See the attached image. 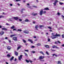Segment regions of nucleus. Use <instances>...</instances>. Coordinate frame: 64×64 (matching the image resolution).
I'll use <instances>...</instances> for the list:
<instances>
[{"mask_svg": "<svg viewBox=\"0 0 64 64\" xmlns=\"http://www.w3.org/2000/svg\"><path fill=\"white\" fill-rule=\"evenodd\" d=\"M60 35L56 33V35L52 36L51 38L52 39H54L56 38V37H60Z\"/></svg>", "mask_w": 64, "mask_h": 64, "instance_id": "obj_1", "label": "nucleus"}, {"mask_svg": "<svg viewBox=\"0 0 64 64\" xmlns=\"http://www.w3.org/2000/svg\"><path fill=\"white\" fill-rule=\"evenodd\" d=\"M14 20V18H8V22H10V21L13 22V21H14L13 20Z\"/></svg>", "mask_w": 64, "mask_h": 64, "instance_id": "obj_2", "label": "nucleus"}, {"mask_svg": "<svg viewBox=\"0 0 64 64\" xmlns=\"http://www.w3.org/2000/svg\"><path fill=\"white\" fill-rule=\"evenodd\" d=\"M44 58H45V57L44 56H41L39 57V59H40V60H41V59H44Z\"/></svg>", "mask_w": 64, "mask_h": 64, "instance_id": "obj_3", "label": "nucleus"}, {"mask_svg": "<svg viewBox=\"0 0 64 64\" xmlns=\"http://www.w3.org/2000/svg\"><path fill=\"white\" fill-rule=\"evenodd\" d=\"M22 56H23V55H20V56H18V60L20 61H21V59H22Z\"/></svg>", "mask_w": 64, "mask_h": 64, "instance_id": "obj_4", "label": "nucleus"}, {"mask_svg": "<svg viewBox=\"0 0 64 64\" xmlns=\"http://www.w3.org/2000/svg\"><path fill=\"white\" fill-rule=\"evenodd\" d=\"M23 32L24 33H26V34H28L29 33V31L27 30H24Z\"/></svg>", "mask_w": 64, "mask_h": 64, "instance_id": "obj_5", "label": "nucleus"}, {"mask_svg": "<svg viewBox=\"0 0 64 64\" xmlns=\"http://www.w3.org/2000/svg\"><path fill=\"white\" fill-rule=\"evenodd\" d=\"M13 19H14V20H17L18 19H19V18L18 17H14L13 18Z\"/></svg>", "mask_w": 64, "mask_h": 64, "instance_id": "obj_6", "label": "nucleus"}, {"mask_svg": "<svg viewBox=\"0 0 64 64\" xmlns=\"http://www.w3.org/2000/svg\"><path fill=\"white\" fill-rule=\"evenodd\" d=\"M43 10H42L40 11V15H42V14H43Z\"/></svg>", "mask_w": 64, "mask_h": 64, "instance_id": "obj_7", "label": "nucleus"}, {"mask_svg": "<svg viewBox=\"0 0 64 64\" xmlns=\"http://www.w3.org/2000/svg\"><path fill=\"white\" fill-rule=\"evenodd\" d=\"M13 39L14 41H17V37H14L13 38Z\"/></svg>", "mask_w": 64, "mask_h": 64, "instance_id": "obj_8", "label": "nucleus"}, {"mask_svg": "<svg viewBox=\"0 0 64 64\" xmlns=\"http://www.w3.org/2000/svg\"><path fill=\"white\" fill-rule=\"evenodd\" d=\"M44 47L47 48H50L49 46L48 45H44Z\"/></svg>", "mask_w": 64, "mask_h": 64, "instance_id": "obj_9", "label": "nucleus"}, {"mask_svg": "<svg viewBox=\"0 0 64 64\" xmlns=\"http://www.w3.org/2000/svg\"><path fill=\"white\" fill-rule=\"evenodd\" d=\"M5 32H4L3 31H2L1 32H0V34L1 35H2L3 34H4V33Z\"/></svg>", "mask_w": 64, "mask_h": 64, "instance_id": "obj_10", "label": "nucleus"}, {"mask_svg": "<svg viewBox=\"0 0 64 64\" xmlns=\"http://www.w3.org/2000/svg\"><path fill=\"white\" fill-rule=\"evenodd\" d=\"M7 49L8 50H11V47L8 46L7 48Z\"/></svg>", "mask_w": 64, "mask_h": 64, "instance_id": "obj_11", "label": "nucleus"}, {"mask_svg": "<svg viewBox=\"0 0 64 64\" xmlns=\"http://www.w3.org/2000/svg\"><path fill=\"white\" fill-rule=\"evenodd\" d=\"M28 41H29V42H30L31 43H33V41H32L31 40L28 39Z\"/></svg>", "mask_w": 64, "mask_h": 64, "instance_id": "obj_12", "label": "nucleus"}, {"mask_svg": "<svg viewBox=\"0 0 64 64\" xmlns=\"http://www.w3.org/2000/svg\"><path fill=\"white\" fill-rule=\"evenodd\" d=\"M16 36V34H12L10 36V37H13V36Z\"/></svg>", "mask_w": 64, "mask_h": 64, "instance_id": "obj_13", "label": "nucleus"}, {"mask_svg": "<svg viewBox=\"0 0 64 64\" xmlns=\"http://www.w3.org/2000/svg\"><path fill=\"white\" fill-rule=\"evenodd\" d=\"M38 25H36L35 26V28L36 29V30H38Z\"/></svg>", "mask_w": 64, "mask_h": 64, "instance_id": "obj_14", "label": "nucleus"}, {"mask_svg": "<svg viewBox=\"0 0 64 64\" xmlns=\"http://www.w3.org/2000/svg\"><path fill=\"white\" fill-rule=\"evenodd\" d=\"M2 30H4L6 31V30H7V29L6 28H2Z\"/></svg>", "mask_w": 64, "mask_h": 64, "instance_id": "obj_15", "label": "nucleus"}, {"mask_svg": "<svg viewBox=\"0 0 64 64\" xmlns=\"http://www.w3.org/2000/svg\"><path fill=\"white\" fill-rule=\"evenodd\" d=\"M15 54L16 56H18V52H15Z\"/></svg>", "mask_w": 64, "mask_h": 64, "instance_id": "obj_16", "label": "nucleus"}, {"mask_svg": "<svg viewBox=\"0 0 64 64\" xmlns=\"http://www.w3.org/2000/svg\"><path fill=\"white\" fill-rule=\"evenodd\" d=\"M44 10H49V9L48 8H46L44 9Z\"/></svg>", "mask_w": 64, "mask_h": 64, "instance_id": "obj_17", "label": "nucleus"}, {"mask_svg": "<svg viewBox=\"0 0 64 64\" xmlns=\"http://www.w3.org/2000/svg\"><path fill=\"white\" fill-rule=\"evenodd\" d=\"M40 53H41V54H42L43 55H44V54L43 52L42 51L40 52Z\"/></svg>", "mask_w": 64, "mask_h": 64, "instance_id": "obj_18", "label": "nucleus"}, {"mask_svg": "<svg viewBox=\"0 0 64 64\" xmlns=\"http://www.w3.org/2000/svg\"><path fill=\"white\" fill-rule=\"evenodd\" d=\"M10 28L11 29H13L15 28V26H12V27Z\"/></svg>", "mask_w": 64, "mask_h": 64, "instance_id": "obj_19", "label": "nucleus"}, {"mask_svg": "<svg viewBox=\"0 0 64 64\" xmlns=\"http://www.w3.org/2000/svg\"><path fill=\"white\" fill-rule=\"evenodd\" d=\"M22 30L20 29H18L17 30H16V31H20V32H21Z\"/></svg>", "mask_w": 64, "mask_h": 64, "instance_id": "obj_20", "label": "nucleus"}, {"mask_svg": "<svg viewBox=\"0 0 64 64\" xmlns=\"http://www.w3.org/2000/svg\"><path fill=\"white\" fill-rule=\"evenodd\" d=\"M58 64H61V61H58Z\"/></svg>", "mask_w": 64, "mask_h": 64, "instance_id": "obj_21", "label": "nucleus"}, {"mask_svg": "<svg viewBox=\"0 0 64 64\" xmlns=\"http://www.w3.org/2000/svg\"><path fill=\"white\" fill-rule=\"evenodd\" d=\"M14 59V56H12V58H11L10 59V61H12Z\"/></svg>", "mask_w": 64, "mask_h": 64, "instance_id": "obj_22", "label": "nucleus"}, {"mask_svg": "<svg viewBox=\"0 0 64 64\" xmlns=\"http://www.w3.org/2000/svg\"><path fill=\"white\" fill-rule=\"evenodd\" d=\"M36 45H37V46H41V44L38 43L36 44Z\"/></svg>", "mask_w": 64, "mask_h": 64, "instance_id": "obj_23", "label": "nucleus"}, {"mask_svg": "<svg viewBox=\"0 0 64 64\" xmlns=\"http://www.w3.org/2000/svg\"><path fill=\"white\" fill-rule=\"evenodd\" d=\"M6 25L7 26H10V24H8V23H6Z\"/></svg>", "mask_w": 64, "mask_h": 64, "instance_id": "obj_24", "label": "nucleus"}, {"mask_svg": "<svg viewBox=\"0 0 64 64\" xmlns=\"http://www.w3.org/2000/svg\"><path fill=\"white\" fill-rule=\"evenodd\" d=\"M23 10H25V9L22 8V9H21V12H22H22H23Z\"/></svg>", "mask_w": 64, "mask_h": 64, "instance_id": "obj_25", "label": "nucleus"}, {"mask_svg": "<svg viewBox=\"0 0 64 64\" xmlns=\"http://www.w3.org/2000/svg\"><path fill=\"white\" fill-rule=\"evenodd\" d=\"M21 46H19L18 47L17 50H19V49H20V48H21Z\"/></svg>", "mask_w": 64, "mask_h": 64, "instance_id": "obj_26", "label": "nucleus"}, {"mask_svg": "<svg viewBox=\"0 0 64 64\" xmlns=\"http://www.w3.org/2000/svg\"><path fill=\"white\" fill-rule=\"evenodd\" d=\"M4 17V16H0V18H3Z\"/></svg>", "mask_w": 64, "mask_h": 64, "instance_id": "obj_27", "label": "nucleus"}, {"mask_svg": "<svg viewBox=\"0 0 64 64\" xmlns=\"http://www.w3.org/2000/svg\"><path fill=\"white\" fill-rule=\"evenodd\" d=\"M47 27L49 29H50V30H51V29H52V28H51V27H50V26H48Z\"/></svg>", "mask_w": 64, "mask_h": 64, "instance_id": "obj_28", "label": "nucleus"}, {"mask_svg": "<svg viewBox=\"0 0 64 64\" xmlns=\"http://www.w3.org/2000/svg\"><path fill=\"white\" fill-rule=\"evenodd\" d=\"M40 28H41V27H44V26L43 25H40Z\"/></svg>", "mask_w": 64, "mask_h": 64, "instance_id": "obj_29", "label": "nucleus"}, {"mask_svg": "<svg viewBox=\"0 0 64 64\" xmlns=\"http://www.w3.org/2000/svg\"><path fill=\"white\" fill-rule=\"evenodd\" d=\"M25 22H28L29 21V20L28 19H26L25 20Z\"/></svg>", "mask_w": 64, "mask_h": 64, "instance_id": "obj_30", "label": "nucleus"}, {"mask_svg": "<svg viewBox=\"0 0 64 64\" xmlns=\"http://www.w3.org/2000/svg\"><path fill=\"white\" fill-rule=\"evenodd\" d=\"M24 54L25 56H26V57H27V56H28V54H26V53H24Z\"/></svg>", "mask_w": 64, "mask_h": 64, "instance_id": "obj_31", "label": "nucleus"}, {"mask_svg": "<svg viewBox=\"0 0 64 64\" xmlns=\"http://www.w3.org/2000/svg\"><path fill=\"white\" fill-rule=\"evenodd\" d=\"M38 14H37V13H36L34 14H33V15H34V16H36V15H37Z\"/></svg>", "mask_w": 64, "mask_h": 64, "instance_id": "obj_32", "label": "nucleus"}, {"mask_svg": "<svg viewBox=\"0 0 64 64\" xmlns=\"http://www.w3.org/2000/svg\"><path fill=\"white\" fill-rule=\"evenodd\" d=\"M59 4L60 5H62V4H63V3L60 2L59 3Z\"/></svg>", "mask_w": 64, "mask_h": 64, "instance_id": "obj_33", "label": "nucleus"}, {"mask_svg": "<svg viewBox=\"0 0 64 64\" xmlns=\"http://www.w3.org/2000/svg\"><path fill=\"white\" fill-rule=\"evenodd\" d=\"M26 62H27V63H29V60H26Z\"/></svg>", "mask_w": 64, "mask_h": 64, "instance_id": "obj_34", "label": "nucleus"}, {"mask_svg": "<svg viewBox=\"0 0 64 64\" xmlns=\"http://www.w3.org/2000/svg\"><path fill=\"white\" fill-rule=\"evenodd\" d=\"M32 7H34V8H37V6H32Z\"/></svg>", "mask_w": 64, "mask_h": 64, "instance_id": "obj_35", "label": "nucleus"}, {"mask_svg": "<svg viewBox=\"0 0 64 64\" xmlns=\"http://www.w3.org/2000/svg\"><path fill=\"white\" fill-rule=\"evenodd\" d=\"M53 4L54 5V6H56V3L55 2L54 3H53Z\"/></svg>", "mask_w": 64, "mask_h": 64, "instance_id": "obj_36", "label": "nucleus"}, {"mask_svg": "<svg viewBox=\"0 0 64 64\" xmlns=\"http://www.w3.org/2000/svg\"><path fill=\"white\" fill-rule=\"evenodd\" d=\"M58 2V1L57 0H55V2H54L56 3H57Z\"/></svg>", "mask_w": 64, "mask_h": 64, "instance_id": "obj_37", "label": "nucleus"}, {"mask_svg": "<svg viewBox=\"0 0 64 64\" xmlns=\"http://www.w3.org/2000/svg\"><path fill=\"white\" fill-rule=\"evenodd\" d=\"M23 42H24V43H26V42L25 40H22Z\"/></svg>", "mask_w": 64, "mask_h": 64, "instance_id": "obj_38", "label": "nucleus"}, {"mask_svg": "<svg viewBox=\"0 0 64 64\" xmlns=\"http://www.w3.org/2000/svg\"><path fill=\"white\" fill-rule=\"evenodd\" d=\"M46 54H48V55H49V53L48 52H46Z\"/></svg>", "mask_w": 64, "mask_h": 64, "instance_id": "obj_39", "label": "nucleus"}, {"mask_svg": "<svg viewBox=\"0 0 64 64\" xmlns=\"http://www.w3.org/2000/svg\"><path fill=\"white\" fill-rule=\"evenodd\" d=\"M48 42H50V39L49 38H48Z\"/></svg>", "mask_w": 64, "mask_h": 64, "instance_id": "obj_40", "label": "nucleus"}, {"mask_svg": "<svg viewBox=\"0 0 64 64\" xmlns=\"http://www.w3.org/2000/svg\"><path fill=\"white\" fill-rule=\"evenodd\" d=\"M57 14L58 15H60L61 14L59 13V12H58Z\"/></svg>", "mask_w": 64, "mask_h": 64, "instance_id": "obj_41", "label": "nucleus"}, {"mask_svg": "<svg viewBox=\"0 0 64 64\" xmlns=\"http://www.w3.org/2000/svg\"><path fill=\"white\" fill-rule=\"evenodd\" d=\"M56 46H52V47L53 48H56Z\"/></svg>", "mask_w": 64, "mask_h": 64, "instance_id": "obj_42", "label": "nucleus"}, {"mask_svg": "<svg viewBox=\"0 0 64 64\" xmlns=\"http://www.w3.org/2000/svg\"><path fill=\"white\" fill-rule=\"evenodd\" d=\"M62 38H64V34L62 35Z\"/></svg>", "mask_w": 64, "mask_h": 64, "instance_id": "obj_43", "label": "nucleus"}, {"mask_svg": "<svg viewBox=\"0 0 64 64\" xmlns=\"http://www.w3.org/2000/svg\"><path fill=\"white\" fill-rule=\"evenodd\" d=\"M31 52L33 53H35V52L34 51H32Z\"/></svg>", "mask_w": 64, "mask_h": 64, "instance_id": "obj_44", "label": "nucleus"}, {"mask_svg": "<svg viewBox=\"0 0 64 64\" xmlns=\"http://www.w3.org/2000/svg\"><path fill=\"white\" fill-rule=\"evenodd\" d=\"M54 44H58V42H54Z\"/></svg>", "mask_w": 64, "mask_h": 64, "instance_id": "obj_45", "label": "nucleus"}, {"mask_svg": "<svg viewBox=\"0 0 64 64\" xmlns=\"http://www.w3.org/2000/svg\"><path fill=\"white\" fill-rule=\"evenodd\" d=\"M35 47V46H32L31 47V48H34Z\"/></svg>", "mask_w": 64, "mask_h": 64, "instance_id": "obj_46", "label": "nucleus"}, {"mask_svg": "<svg viewBox=\"0 0 64 64\" xmlns=\"http://www.w3.org/2000/svg\"><path fill=\"white\" fill-rule=\"evenodd\" d=\"M7 56L8 57H10L11 56L10 54H8L7 55Z\"/></svg>", "mask_w": 64, "mask_h": 64, "instance_id": "obj_47", "label": "nucleus"}, {"mask_svg": "<svg viewBox=\"0 0 64 64\" xmlns=\"http://www.w3.org/2000/svg\"><path fill=\"white\" fill-rule=\"evenodd\" d=\"M8 41H9V42L10 43H11V40H8Z\"/></svg>", "mask_w": 64, "mask_h": 64, "instance_id": "obj_48", "label": "nucleus"}, {"mask_svg": "<svg viewBox=\"0 0 64 64\" xmlns=\"http://www.w3.org/2000/svg\"><path fill=\"white\" fill-rule=\"evenodd\" d=\"M56 48H57V49H59L60 48L59 47H57L56 46Z\"/></svg>", "mask_w": 64, "mask_h": 64, "instance_id": "obj_49", "label": "nucleus"}, {"mask_svg": "<svg viewBox=\"0 0 64 64\" xmlns=\"http://www.w3.org/2000/svg\"><path fill=\"white\" fill-rule=\"evenodd\" d=\"M46 13V11H44L43 12V13L44 14H45V13Z\"/></svg>", "mask_w": 64, "mask_h": 64, "instance_id": "obj_50", "label": "nucleus"}, {"mask_svg": "<svg viewBox=\"0 0 64 64\" xmlns=\"http://www.w3.org/2000/svg\"><path fill=\"white\" fill-rule=\"evenodd\" d=\"M62 17L63 18H62V19L63 20H64V16H63V15H62Z\"/></svg>", "mask_w": 64, "mask_h": 64, "instance_id": "obj_51", "label": "nucleus"}, {"mask_svg": "<svg viewBox=\"0 0 64 64\" xmlns=\"http://www.w3.org/2000/svg\"><path fill=\"white\" fill-rule=\"evenodd\" d=\"M57 42L58 43H59L60 44L61 43V42H60V41H57Z\"/></svg>", "mask_w": 64, "mask_h": 64, "instance_id": "obj_52", "label": "nucleus"}, {"mask_svg": "<svg viewBox=\"0 0 64 64\" xmlns=\"http://www.w3.org/2000/svg\"><path fill=\"white\" fill-rule=\"evenodd\" d=\"M24 51H26V52H29V50H26Z\"/></svg>", "mask_w": 64, "mask_h": 64, "instance_id": "obj_53", "label": "nucleus"}, {"mask_svg": "<svg viewBox=\"0 0 64 64\" xmlns=\"http://www.w3.org/2000/svg\"><path fill=\"white\" fill-rule=\"evenodd\" d=\"M40 61H44V60H40Z\"/></svg>", "mask_w": 64, "mask_h": 64, "instance_id": "obj_54", "label": "nucleus"}, {"mask_svg": "<svg viewBox=\"0 0 64 64\" xmlns=\"http://www.w3.org/2000/svg\"><path fill=\"white\" fill-rule=\"evenodd\" d=\"M5 39L6 40H7L8 39V38L7 37H6L5 38Z\"/></svg>", "mask_w": 64, "mask_h": 64, "instance_id": "obj_55", "label": "nucleus"}, {"mask_svg": "<svg viewBox=\"0 0 64 64\" xmlns=\"http://www.w3.org/2000/svg\"><path fill=\"white\" fill-rule=\"evenodd\" d=\"M20 0H16V1H17V2L20 1Z\"/></svg>", "mask_w": 64, "mask_h": 64, "instance_id": "obj_56", "label": "nucleus"}, {"mask_svg": "<svg viewBox=\"0 0 64 64\" xmlns=\"http://www.w3.org/2000/svg\"><path fill=\"white\" fill-rule=\"evenodd\" d=\"M19 21H22V19H19Z\"/></svg>", "mask_w": 64, "mask_h": 64, "instance_id": "obj_57", "label": "nucleus"}, {"mask_svg": "<svg viewBox=\"0 0 64 64\" xmlns=\"http://www.w3.org/2000/svg\"><path fill=\"white\" fill-rule=\"evenodd\" d=\"M36 2H37L38 3V2H39V1H38V0H36Z\"/></svg>", "mask_w": 64, "mask_h": 64, "instance_id": "obj_58", "label": "nucleus"}, {"mask_svg": "<svg viewBox=\"0 0 64 64\" xmlns=\"http://www.w3.org/2000/svg\"><path fill=\"white\" fill-rule=\"evenodd\" d=\"M62 47H64V44H62Z\"/></svg>", "mask_w": 64, "mask_h": 64, "instance_id": "obj_59", "label": "nucleus"}, {"mask_svg": "<svg viewBox=\"0 0 64 64\" xmlns=\"http://www.w3.org/2000/svg\"><path fill=\"white\" fill-rule=\"evenodd\" d=\"M55 55H56V54H52V56H55Z\"/></svg>", "mask_w": 64, "mask_h": 64, "instance_id": "obj_60", "label": "nucleus"}, {"mask_svg": "<svg viewBox=\"0 0 64 64\" xmlns=\"http://www.w3.org/2000/svg\"><path fill=\"white\" fill-rule=\"evenodd\" d=\"M16 60H17V59L16 58H15L14 61H16Z\"/></svg>", "mask_w": 64, "mask_h": 64, "instance_id": "obj_61", "label": "nucleus"}, {"mask_svg": "<svg viewBox=\"0 0 64 64\" xmlns=\"http://www.w3.org/2000/svg\"><path fill=\"white\" fill-rule=\"evenodd\" d=\"M17 5H18V6H20V4H17Z\"/></svg>", "mask_w": 64, "mask_h": 64, "instance_id": "obj_62", "label": "nucleus"}, {"mask_svg": "<svg viewBox=\"0 0 64 64\" xmlns=\"http://www.w3.org/2000/svg\"><path fill=\"white\" fill-rule=\"evenodd\" d=\"M13 31H14V30H16V29H15V28H14L13 30Z\"/></svg>", "mask_w": 64, "mask_h": 64, "instance_id": "obj_63", "label": "nucleus"}, {"mask_svg": "<svg viewBox=\"0 0 64 64\" xmlns=\"http://www.w3.org/2000/svg\"><path fill=\"white\" fill-rule=\"evenodd\" d=\"M6 64H8V63L7 62H6Z\"/></svg>", "mask_w": 64, "mask_h": 64, "instance_id": "obj_64", "label": "nucleus"}]
</instances>
